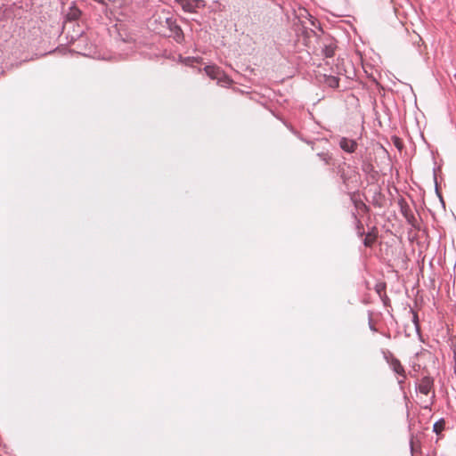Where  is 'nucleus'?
I'll use <instances>...</instances> for the list:
<instances>
[{"mask_svg":"<svg viewBox=\"0 0 456 456\" xmlns=\"http://www.w3.org/2000/svg\"><path fill=\"white\" fill-rule=\"evenodd\" d=\"M206 74L212 79H216L217 83L223 86L231 84L232 80L224 74L220 68L216 66H207L205 68Z\"/></svg>","mask_w":456,"mask_h":456,"instance_id":"obj_1","label":"nucleus"},{"mask_svg":"<svg viewBox=\"0 0 456 456\" xmlns=\"http://www.w3.org/2000/svg\"><path fill=\"white\" fill-rule=\"evenodd\" d=\"M166 23L171 33L169 37H173L175 42L182 43L184 36L181 27L172 18H167Z\"/></svg>","mask_w":456,"mask_h":456,"instance_id":"obj_2","label":"nucleus"},{"mask_svg":"<svg viewBox=\"0 0 456 456\" xmlns=\"http://www.w3.org/2000/svg\"><path fill=\"white\" fill-rule=\"evenodd\" d=\"M186 12H195L197 9L205 7L204 0H175Z\"/></svg>","mask_w":456,"mask_h":456,"instance_id":"obj_3","label":"nucleus"},{"mask_svg":"<svg viewBox=\"0 0 456 456\" xmlns=\"http://www.w3.org/2000/svg\"><path fill=\"white\" fill-rule=\"evenodd\" d=\"M338 144L340 148L347 153L354 152L358 146V143L355 140L348 139L346 137H341L339 139Z\"/></svg>","mask_w":456,"mask_h":456,"instance_id":"obj_4","label":"nucleus"},{"mask_svg":"<svg viewBox=\"0 0 456 456\" xmlns=\"http://www.w3.org/2000/svg\"><path fill=\"white\" fill-rule=\"evenodd\" d=\"M391 359L388 360V357L386 356V359L387 362L390 364V367L392 370L398 374L399 376H402L403 378H405V370L401 364L400 361L396 358H395L392 354H390Z\"/></svg>","mask_w":456,"mask_h":456,"instance_id":"obj_5","label":"nucleus"},{"mask_svg":"<svg viewBox=\"0 0 456 456\" xmlns=\"http://www.w3.org/2000/svg\"><path fill=\"white\" fill-rule=\"evenodd\" d=\"M433 382L429 378L422 379L420 384L419 385V391L423 395H428L432 388Z\"/></svg>","mask_w":456,"mask_h":456,"instance_id":"obj_6","label":"nucleus"},{"mask_svg":"<svg viewBox=\"0 0 456 456\" xmlns=\"http://www.w3.org/2000/svg\"><path fill=\"white\" fill-rule=\"evenodd\" d=\"M81 15V11L75 5L70 6L66 13L68 20H77Z\"/></svg>","mask_w":456,"mask_h":456,"instance_id":"obj_7","label":"nucleus"},{"mask_svg":"<svg viewBox=\"0 0 456 456\" xmlns=\"http://www.w3.org/2000/svg\"><path fill=\"white\" fill-rule=\"evenodd\" d=\"M336 45L330 42L322 46V52L326 58H330L335 53Z\"/></svg>","mask_w":456,"mask_h":456,"instance_id":"obj_8","label":"nucleus"},{"mask_svg":"<svg viewBox=\"0 0 456 456\" xmlns=\"http://www.w3.org/2000/svg\"><path fill=\"white\" fill-rule=\"evenodd\" d=\"M324 83L330 88H338L339 85V78L335 76H325Z\"/></svg>","mask_w":456,"mask_h":456,"instance_id":"obj_9","label":"nucleus"},{"mask_svg":"<svg viewBox=\"0 0 456 456\" xmlns=\"http://www.w3.org/2000/svg\"><path fill=\"white\" fill-rule=\"evenodd\" d=\"M443 428H444L443 422L437 421L434 424V427H433L434 432L438 434L443 430Z\"/></svg>","mask_w":456,"mask_h":456,"instance_id":"obj_10","label":"nucleus"},{"mask_svg":"<svg viewBox=\"0 0 456 456\" xmlns=\"http://www.w3.org/2000/svg\"><path fill=\"white\" fill-rule=\"evenodd\" d=\"M373 241H374V238H371V237H370V234H368V235L365 237L364 240H363V244H364L366 247H370V246L372 245Z\"/></svg>","mask_w":456,"mask_h":456,"instance_id":"obj_11","label":"nucleus"},{"mask_svg":"<svg viewBox=\"0 0 456 456\" xmlns=\"http://www.w3.org/2000/svg\"><path fill=\"white\" fill-rule=\"evenodd\" d=\"M318 156L321 158L322 161H324L325 164H330V160L331 159L330 156L325 153H319Z\"/></svg>","mask_w":456,"mask_h":456,"instance_id":"obj_12","label":"nucleus"},{"mask_svg":"<svg viewBox=\"0 0 456 456\" xmlns=\"http://www.w3.org/2000/svg\"><path fill=\"white\" fill-rule=\"evenodd\" d=\"M101 4L107 5V0H94Z\"/></svg>","mask_w":456,"mask_h":456,"instance_id":"obj_13","label":"nucleus"},{"mask_svg":"<svg viewBox=\"0 0 456 456\" xmlns=\"http://www.w3.org/2000/svg\"><path fill=\"white\" fill-rule=\"evenodd\" d=\"M413 322L418 327V316L416 314H413Z\"/></svg>","mask_w":456,"mask_h":456,"instance_id":"obj_14","label":"nucleus"}]
</instances>
